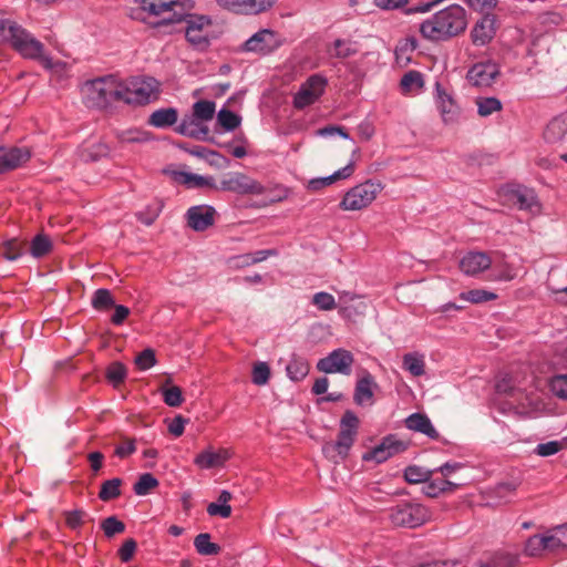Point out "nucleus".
Returning a JSON list of instances; mask_svg holds the SVG:
<instances>
[{"mask_svg":"<svg viewBox=\"0 0 567 567\" xmlns=\"http://www.w3.org/2000/svg\"><path fill=\"white\" fill-rule=\"evenodd\" d=\"M516 197L520 209H532V207L536 204L534 193L528 189L518 190Z\"/></svg>","mask_w":567,"mask_h":567,"instance_id":"69168bd1","label":"nucleus"},{"mask_svg":"<svg viewBox=\"0 0 567 567\" xmlns=\"http://www.w3.org/2000/svg\"><path fill=\"white\" fill-rule=\"evenodd\" d=\"M567 133V114L554 117L544 131V138L548 143L560 142Z\"/></svg>","mask_w":567,"mask_h":567,"instance_id":"393cba45","label":"nucleus"},{"mask_svg":"<svg viewBox=\"0 0 567 567\" xmlns=\"http://www.w3.org/2000/svg\"><path fill=\"white\" fill-rule=\"evenodd\" d=\"M87 514L82 509H74L65 513V524L71 529H76L83 525Z\"/></svg>","mask_w":567,"mask_h":567,"instance_id":"052dcab7","label":"nucleus"},{"mask_svg":"<svg viewBox=\"0 0 567 567\" xmlns=\"http://www.w3.org/2000/svg\"><path fill=\"white\" fill-rule=\"evenodd\" d=\"M456 486V484L445 478H437L430 482L425 486L424 492L430 497H436L441 492L453 491Z\"/></svg>","mask_w":567,"mask_h":567,"instance_id":"de8ad7c7","label":"nucleus"},{"mask_svg":"<svg viewBox=\"0 0 567 567\" xmlns=\"http://www.w3.org/2000/svg\"><path fill=\"white\" fill-rule=\"evenodd\" d=\"M52 248L53 243L51 238L43 233L35 235L30 243V254L34 258H42L49 255L52 251Z\"/></svg>","mask_w":567,"mask_h":567,"instance_id":"7c9ffc66","label":"nucleus"},{"mask_svg":"<svg viewBox=\"0 0 567 567\" xmlns=\"http://www.w3.org/2000/svg\"><path fill=\"white\" fill-rule=\"evenodd\" d=\"M137 544L133 538L126 539L121 548L118 549V557L123 563H128L132 560L134 553L136 550Z\"/></svg>","mask_w":567,"mask_h":567,"instance_id":"e2e57ef3","label":"nucleus"},{"mask_svg":"<svg viewBox=\"0 0 567 567\" xmlns=\"http://www.w3.org/2000/svg\"><path fill=\"white\" fill-rule=\"evenodd\" d=\"M121 101L127 104L144 105L159 94V82L151 76H136L120 81Z\"/></svg>","mask_w":567,"mask_h":567,"instance_id":"39448f33","label":"nucleus"},{"mask_svg":"<svg viewBox=\"0 0 567 567\" xmlns=\"http://www.w3.org/2000/svg\"><path fill=\"white\" fill-rule=\"evenodd\" d=\"M161 391L163 394V400L168 406L177 408L184 402L182 389L177 385H172L168 388L163 386Z\"/></svg>","mask_w":567,"mask_h":567,"instance_id":"a18cd8bd","label":"nucleus"},{"mask_svg":"<svg viewBox=\"0 0 567 567\" xmlns=\"http://www.w3.org/2000/svg\"><path fill=\"white\" fill-rule=\"evenodd\" d=\"M524 551L529 557H539L545 551H549L546 534H537L530 536L526 540Z\"/></svg>","mask_w":567,"mask_h":567,"instance_id":"473e14b6","label":"nucleus"},{"mask_svg":"<svg viewBox=\"0 0 567 567\" xmlns=\"http://www.w3.org/2000/svg\"><path fill=\"white\" fill-rule=\"evenodd\" d=\"M11 47L25 59L38 60L47 70L54 68L53 60L44 54V45L14 20L0 11V44Z\"/></svg>","mask_w":567,"mask_h":567,"instance_id":"f257e3e1","label":"nucleus"},{"mask_svg":"<svg viewBox=\"0 0 567 567\" xmlns=\"http://www.w3.org/2000/svg\"><path fill=\"white\" fill-rule=\"evenodd\" d=\"M378 388L373 375L367 371H362V375L358 379L354 388L353 400L358 405H364L367 403L372 404L373 391Z\"/></svg>","mask_w":567,"mask_h":567,"instance_id":"412c9836","label":"nucleus"},{"mask_svg":"<svg viewBox=\"0 0 567 567\" xmlns=\"http://www.w3.org/2000/svg\"><path fill=\"white\" fill-rule=\"evenodd\" d=\"M136 451L135 440L125 439L120 445L116 446L114 453L120 458H125Z\"/></svg>","mask_w":567,"mask_h":567,"instance_id":"338daca9","label":"nucleus"},{"mask_svg":"<svg viewBox=\"0 0 567 567\" xmlns=\"http://www.w3.org/2000/svg\"><path fill=\"white\" fill-rule=\"evenodd\" d=\"M183 183L188 185L189 187H210L217 188L215 185V179L212 176H202L193 173H182Z\"/></svg>","mask_w":567,"mask_h":567,"instance_id":"c03bdc74","label":"nucleus"},{"mask_svg":"<svg viewBox=\"0 0 567 567\" xmlns=\"http://www.w3.org/2000/svg\"><path fill=\"white\" fill-rule=\"evenodd\" d=\"M30 158V153L19 147H0V173L14 169Z\"/></svg>","mask_w":567,"mask_h":567,"instance_id":"5701e85b","label":"nucleus"},{"mask_svg":"<svg viewBox=\"0 0 567 567\" xmlns=\"http://www.w3.org/2000/svg\"><path fill=\"white\" fill-rule=\"evenodd\" d=\"M537 19L544 27H557L564 22L563 14L556 11H546L539 13Z\"/></svg>","mask_w":567,"mask_h":567,"instance_id":"bf43d9fd","label":"nucleus"},{"mask_svg":"<svg viewBox=\"0 0 567 567\" xmlns=\"http://www.w3.org/2000/svg\"><path fill=\"white\" fill-rule=\"evenodd\" d=\"M329 52L331 56L347 59L358 53V45L357 42L351 40L337 39Z\"/></svg>","mask_w":567,"mask_h":567,"instance_id":"f704fd0d","label":"nucleus"},{"mask_svg":"<svg viewBox=\"0 0 567 567\" xmlns=\"http://www.w3.org/2000/svg\"><path fill=\"white\" fill-rule=\"evenodd\" d=\"M403 369L413 377H421L425 373L424 355L419 352H410L403 355Z\"/></svg>","mask_w":567,"mask_h":567,"instance_id":"c85d7f7f","label":"nucleus"},{"mask_svg":"<svg viewBox=\"0 0 567 567\" xmlns=\"http://www.w3.org/2000/svg\"><path fill=\"white\" fill-rule=\"evenodd\" d=\"M178 120V112L175 107H163L154 111L147 123L157 128H166L176 124Z\"/></svg>","mask_w":567,"mask_h":567,"instance_id":"a878e982","label":"nucleus"},{"mask_svg":"<svg viewBox=\"0 0 567 567\" xmlns=\"http://www.w3.org/2000/svg\"><path fill=\"white\" fill-rule=\"evenodd\" d=\"M492 267V258L485 251H468L460 260L461 271L471 277H477Z\"/></svg>","mask_w":567,"mask_h":567,"instance_id":"dca6fc26","label":"nucleus"},{"mask_svg":"<svg viewBox=\"0 0 567 567\" xmlns=\"http://www.w3.org/2000/svg\"><path fill=\"white\" fill-rule=\"evenodd\" d=\"M353 362L354 355L349 350L338 348L320 359L317 363V369L328 374L340 373L350 375Z\"/></svg>","mask_w":567,"mask_h":567,"instance_id":"9b49d317","label":"nucleus"},{"mask_svg":"<svg viewBox=\"0 0 567 567\" xmlns=\"http://www.w3.org/2000/svg\"><path fill=\"white\" fill-rule=\"evenodd\" d=\"M311 302L315 307L322 311H331L337 308L334 297L331 293L324 291L315 293Z\"/></svg>","mask_w":567,"mask_h":567,"instance_id":"603ef678","label":"nucleus"},{"mask_svg":"<svg viewBox=\"0 0 567 567\" xmlns=\"http://www.w3.org/2000/svg\"><path fill=\"white\" fill-rule=\"evenodd\" d=\"M515 389H516V381L513 378V375H511L507 372L499 373L497 375L496 383H495V390L497 393L508 395V394H512Z\"/></svg>","mask_w":567,"mask_h":567,"instance_id":"864d4df0","label":"nucleus"},{"mask_svg":"<svg viewBox=\"0 0 567 567\" xmlns=\"http://www.w3.org/2000/svg\"><path fill=\"white\" fill-rule=\"evenodd\" d=\"M563 449V444L558 441H549L540 443L536 446L535 453L539 456H550L558 453Z\"/></svg>","mask_w":567,"mask_h":567,"instance_id":"680f3d73","label":"nucleus"},{"mask_svg":"<svg viewBox=\"0 0 567 567\" xmlns=\"http://www.w3.org/2000/svg\"><path fill=\"white\" fill-rule=\"evenodd\" d=\"M282 44L280 34L270 29H262L252 34L243 45L246 52L266 55L277 50Z\"/></svg>","mask_w":567,"mask_h":567,"instance_id":"ddd939ff","label":"nucleus"},{"mask_svg":"<svg viewBox=\"0 0 567 567\" xmlns=\"http://www.w3.org/2000/svg\"><path fill=\"white\" fill-rule=\"evenodd\" d=\"M550 391L560 399H567V374H558L551 378Z\"/></svg>","mask_w":567,"mask_h":567,"instance_id":"13d9d810","label":"nucleus"},{"mask_svg":"<svg viewBox=\"0 0 567 567\" xmlns=\"http://www.w3.org/2000/svg\"><path fill=\"white\" fill-rule=\"evenodd\" d=\"M277 0H246L245 14H258L271 8Z\"/></svg>","mask_w":567,"mask_h":567,"instance_id":"4d7b16f0","label":"nucleus"},{"mask_svg":"<svg viewBox=\"0 0 567 567\" xmlns=\"http://www.w3.org/2000/svg\"><path fill=\"white\" fill-rule=\"evenodd\" d=\"M82 93L89 107L104 109L113 101H121L120 80L114 75H106L87 81Z\"/></svg>","mask_w":567,"mask_h":567,"instance_id":"7ed1b4c3","label":"nucleus"},{"mask_svg":"<svg viewBox=\"0 0 567 567\" xmlns=\"http://www.w3.org/2000/svg\"><path fill=\"white\" fill-rule=\"evenodd\" d=\"M433 471L425 470L420 466L411 465L404 471V478L408 483L417 484L427 482L431 478Z\"/></svg>","mask_w":567,"mask_h":567,"instance_id":"37998d69","label":"nucleus"},{"mask_svg":"<svg viewBox=\"0 0 567 567\" xmlns=\"http://www.w3.org/2000/svg\"><path fill=\"white\" fill-rule=\"evenodd\" d=\"M359 424L360 421L357 414L347 410L340 420V430L336 442L327 443L323 446V452L331 458L346 460L355 442Z\"/></svg>","mask_w":567,"mask_h":567,"instance_id":"20e7f679","label":"nucleus"},{"mask_svg":"<svg viewBox=\"0 0 567 567\" xmlns=\"http://www.w3.org/2000/svg\"><path fill=\"white\" fill-rule=\"evenodd\" d=\"M121 478H112L102 483L99 492V498L103 502H109L117 498L121 495Z\"/></svg>","mask_w":567,"mask_h":567,"instance_id":"e433bc0d","label":"nucleus"},{"mask_svg":"<svg viewBox=\"0 0 567 567\" xmlns=\"http://www.w3.org/2000/svg\"><path fill=\"white\" fill-rule=\"evenodd\" d=\"M181 22H185V37L187 41L198 50H205L209 45L207 29L212 20L206 16L188 14L184 11Z\"/></svg>","mask_w":567,"mask_h":567,"instance_id":"1a4fd4ad","label":"nucleus"},{"mask_svg":"<svg viewBox=\"0 0 567 567\" xmlns=\"http://www.w3.org/2000/svg\"><path fill=\"white\" fill-rule=\"evenodd\" d=\"M354 161H350L344 167L338 169L332 175L319 179H313L310 182L312 188H318L320 186L331 185L333 182L339 179L349 178L354 173Z\"/></svg>","mask_w":567,"mask_h":567,"instance_id":"2f4dec72","label":"nucleus"},{"mask_svg":"<svg viewBox=\"0 0 567 567\" xmlns=\"http://www.w3.org/2000/svg\"><path fill=\"white\" fill-rule=\"evenodd\" d=\"M516 558L511 554L495 555L484 567H514Z\"/></svg>","mask_w":567,"mask_h":567,"instance_id":"0e129e2a","label":"nucleus"},{"mask_svg":"<svg viewBox=\"0 0 567 567\" xmlns=\"http://www.w3.org/2000/svg\"><path fill=\"white\" fill-rule=\"evenodd\" d=\"M142 12L157 18L155 25L179 23L184 17V4L181 0H135Z\"/></svg>","mask_w":567,"mask_h":567,"instance_id":"423d86ee","label":"nucleus"},{"mask_svg":"<svg viewBox=\"0 0 567 567\" xmlns=\"http://www.w3.org/2000/svg\"><path fill=\"white\" fill-rule=\"evenodd\" d=\"M230 458V453L227 449L213 450L208 447L196 455L194 464L200 470H210L215 467H223Z\"/></svg>","mask_w":567,"mask_h":567,"instance_id":"aec40b11","label":"nucleus"},{"mask_svg":"<svg viewBox=\"0 0 567 567\" xmlns=\"http://www.w3.org/2000/svg\"><path fill=\"white\" fill-rule=\"evenodd\" d=\"M92 306L96 310L109 309L114 306V299L107 289H97L92 298Z\"/></svg>","mask_w":567,"mask_h":567,"instance_id":"8fccbe9b","label":"nucleus"},{"mask_svg":"<svg viewBox=\"0 0 567 567\" xmlns=\"http://www.w3.org/2000/svg\"><path fill=\"white\" fill-rule=\"evenodd\" d=\"M388 516L396 527L416 528L431 518V513L422 504L404 502L391 507Z\"/></svg>","mask_w":567,"mask_h":567,"instance_id":"0eeeda50","label":"nucleus"},{"mask_svg":"<svg viewBox=\"0 0 567 567\" xmlns=\"http://www.w3.org/2000/svg\"><path fill=\"white\" fill-rule=\"evenodd\" d=\"M126 368L123 363L113 362L109 365L106 370V378L114 386H118L121 383L124 382L126 378Z\"/></svg>","mask_w":567,"mask_h":567,"instance_id":"09e8293b","label":"nucleus"},{"mask_svg":"<svg viewBox=\"0 0 567 567\" xmlns=\"http://www.w3.org/2000/svg\"><path fill=\"white\" fill-rule=\"evenodd\" d=\"M477 113L483 116H489L495 112H499L502 110V102L494 96L489 97H477L476 99Z\"/></svg>","mask_w":567,"mask_h":567,"instance_id":"4c0bfd02","label":"nucleus"},{"mask_svg":"<svg viewBox=\"0 0 567 567\" xmlns=\"http://www.w3.org/2000/svg\"><path fill=\"white\" fill-rule=\"evenodd\" d=\"M400 85L405 93H416L424 85L423 76L419 71H409L402 76Z\"/></svg>","mask_w":567,"mask_h":567,"instance_id":"c9c22d12","label":"nucleus"},{"mask_svg":"<svg viewBox=\"0 0 567 567\" xmlns=\"http://www.w3.org/2000/svg\"><path fill=\"white\" fill-rule=\"evenodd\" d=\"M484 16L478 19L472 30L471 40L476 47H484L488 44L495 37L497 30V18L489 12H483Z\"/></svg>","mask_w":567,"mask_h":567,"instance_id":"4468645a","label":"nucleus"},{"mask_svg":"<svg viewBox=\"0 0 567 567\" xmlns=\"http://www.w3.org/2000/svg\"><path fill=\"white\" fill-rule=\"evenodd\" d=\"M405 426L414 432H420L432 440H437L440 434L433 426L427 415L413 413L405 419Z\"/></svg>","mask_w":567,"mask_h":567,"instance_id":"b1692460","label":"nucleus"},{"mask_svg":"<svg viewBox=\"0 0 567 567\" xmlns=\"http://www.w3.org/2000/svg\"><path fill=\"white\" fill-rule=\"evenodd\" d=\"M435 101L441 116L445 123H453L460 116V106L454 100L451 92H449L441 83L435 84Z\"/></svg>","mask_w":567,"mask_h":567,"instance_id":"f3484780","label":"nucleus"},{"mask_svg":"<svg viewBox=\"0 0 567 567\" xmlns=\"http://www.w3.org/2000/svg\"><path fill=\"white\" fill-rule=\"evenodd\" d=\"M467 25L466 11L452 4L436 12L420 24V33L426 40L440 42L464 32Z\"/></svg>","mask_w":567,"mask_h":567,"instance_id":"f03ea898","label":"nucleus"},{"mask_svg":"<svg viewBox=\"0 0 567 567\" xmlns=\"http://www.w3.org/2000/svg\"><path fill=\"white\" fill-rule=\"evenodd\" d=\"M496 298V293L487 291L485 289H472L460 293V299L475 305L492 301L495 300Z\"/></svg>","mask_w":567,"mask_h":567,"instance_id":"ea45409f","label":"nucleus"},{"mask_svg":"<svg viewBox=\"0 0 567 567\" xmlns=\"http://www.w3.org/2000/svg\"><path fill=\"white\" fill-rule=\"evenodd\" d=\"M216 112V104L213 101L200 100L193 104V114L204 123L210 121Z\"/></svg>","mask_w":567,"mask_h":567,"instance_id":"58836bf2","label":"nucleus"},{"mask_svg":"<svg viewBox=\"0 0 567 567\" xmlns=\"http://www.w3.org/2000/svg\"><path fill=\"white\" fill-rule=\"evenodd\" d=\"M101 528L107 538L121 534L125 530V524L121 522L116 516H110L102 520Z\"/></svg>","mask_w":567,"mask_h":567,"instance_id":"3c124183","label":"nucleus"},{"mask_svg":"<svg viewBox=\"0 0 567 567\" xmlns=\"http://www.w3.org/2000/svg\"><path fill=\"white\" fill-rule=\"evenodd\" d=\"M212 536L208 533L198 534L194 539V546L198 554L204 556H214L220 553V546L213 543Z\"/></svg>","mask_w":567,"mask_h":567,"instance_id":"72a5a7b5","label":"nucleus"},{"mask_svg":"<svg viewBox=\"0 0 567 567\" xmlns=\"http://www.w3.org/2000/svg\"><path fill=\"white\" fill-rule=\"evenodd\" d=\"M210 166H214L216 168H226L229 166L230 161L221 155L220 153L216 151H209L206 159H205Z\"/></svg>","mask_w":567,"mask_h":567,"instance_id":"774afa93","label":"nucleus"},{"mask_svg":"<svg viewBox=\"0 0 567 567\" xmlns=\"http://www.w3.org/2000/svg\"><path fill=\"white\" fill-rule=\"evenodd\" d=\"M107 147L104 144L97 143L90 147H83L80 151V158L83 162H95L102 156L107 154Z\"/></svg>","mask_w":567,"mask_h":567,"instance_id":"49530a36","label":"nucleus"},{"mask_svg":"<svg viewBox=\"0 0 567 567\" xmlns=\"http://www.w3.org/2000/svg\"><path fill=\"white\" fill-rule=\"evenodd\" d=\"M158 480L151 473L142 474L137 482L133 486V491L136 495L144 496L147 495L151 489L158 486Z\"/></svg>","mask_w":567,"mask_h":567,"instance_id":"a19ab883","label":"nucleus"},{"mask_svg":"<svg viewBox=\"0 0 567 567\" xmlns=\"http://www.w3.org/2000/svg\"><path fill=\"white\" fill-rule=\"evenodd\" d=\"M134 362L142 371L151 369L156 364L155 351L151 348L143 350L136 355Z\"/></svg>","mask_w":567,"mask_h":567,"instance_id":"6e6d98bb","label":"nucleus"},{"mask_svg":"<svg viewBox=\"0 0 567 567\" xmlns=\"http://www.w3.org/2000/svg\"><path fill=\"white\" fill-rule=\"evenodd\" d=\"M309 369V363L305 358L292 355L289 363L287 364L286 371L290 380L298 382L308 375Z\"/></svg>","mask_w":567,"mask_h":567,"instance_id":"bb28decb","label":"nucleus"},{"mask_svg":"<svg viewBox=\"0 0 567 567\" xmlns=\"http://www.w3.org/2000/svg\"><path fill=\"white\" fill-rule=\"evenodd\" d=\"M406 449L408 444L405 442L398 440L394 435H389L384 437L379 445L365 453L363 460H373L377 463H383L393 455L404 452Z\"/></svg>","mask_w":567,"mask_h":567,"instance_id":"2eb2a0df","label":"nucleus"},{"mask_svg":"<svg viewBox=\"0 0 567 567\" xmlns=\"http://www.w3.org/2000/svg\"><path fill=\"white\" fill-rule=\"evenodd\" d=\"M328 80L321 74L310 75L293 95V106L303 110L315 104L324 93Z\"/></svg>","mask_w":567,"mask_h":567,"instance_id":"9d476101","label":"nucleus"},{"mask_svg":"<svg viewBox=\"0 0 567 567\" xmlns=\"http://www.w3.org/2000/svg\"><path fill=\"white\" fill-rule=\"evenodd\" d=\"M217 122L225 131H234L240 125L241 117L230 110L221 109L217 114Z\"/></svg>","mask_w":567,"mask_h":567,"instance_id":"79ce46f5","label":"nucleus"},{"mask_svg":"<svg viewBox=\"0 0 567 567\" xmlns=\"http://www.w3.org/2000/svg\"><path fill=\"white\" fill-rule=\"evenodd\" d=\"M491 272L487 279L491 281H512L516 278L517 274L513 265L504 261L492 264Z\"/></svg>","mask_w":567,"mask_h":567,"instance_id":"c756f323","label":"nucleus"},{"mask_svg":"<svg viewBox=\"0 0 567 567\" xmlns=\"http://www.w3.org/2000/svg\"><path fill=\"white\" fill-rule=\"evenodd\" d=\"M175 131L181 135L199 141L206 140L209 133L207 125L202 120L195 117L193 113L185 115Z\"/></svg>","mask_w":567,"mask_h":567,"instance_id":"4be33fe9","label":"nucleus"},{"mask_svg":"<svg viewBox=\"0 0 567 567\" xmlns=\"http://www.w3.org/2000/svg\"><path fill=\"white\" fill-rule=\"evenodd\" d=\"M383 189L380 182L365 181L354 187L350 188L342 200L340 207L343 210H360L368 207Z\"/></svg>","mask_w":567,"mask_h":567,"instance_id":"6e6552de","label":"nucleus"},{"mask_svg":"<svg viewBox=\"0 0 567 567\" xmlns=\"http://www.w3.org/2000/svg\"><path fill=\"white\" fill-rule=\"evenodd\" d=\"M545 534L550 553L567 548V525L557 526Z\"/></svg>","mask_w":567,"mask_h":567,"instance_id":"cd10ccee","label":"nucleus"},{"mask_svg":"<svg viewBox=\"0 0 567 567\" xmlns=\"http://www.w3.org/2000/svg\"><path fill=\"white\" fill-rule=\"evenodd\" d=\"M270 379V368L266 362H257L252 367L251 381L256 385H265Z\"/></svg>","mask_w":567,"mask_h":567,"instance_id":"5fc2aeb1","label":"nucleus"},{"mask_svg":"<svg viewBox=\"0 0 567 567\" xmlns=\"http://www.w3.org/2000/svg\"><path fill=\"white\" fill-rule=\"evenodd\" d=\"M216 210L209 205H198L188 208L187 225L195 231H204L214 225Z\"/></svg>","mask_w":567,"mask_h":567,"instance_id":"6ab92c4d","label":"nucleus"},{"mask_svg":"<svg viewBox=\"0 0 567 567\" xmlns=\"http://www.w3.org/2000/svg\"><path fill=\"white\" fill-rule=\"evenodd\" d=\"M499 74V68L494 62L474 64L466 74L468 82L475 86H489Z\"/></svg>","mask_w":567,"mask_h":567,"instance_id":"a211bd4d","label":"nucleus"},{"mask_svg":"<svg viewBox=\"0 0 567 567\" xmlns=\"http://www.w3.org/2000/svg\"><path fill=\"white\" fill-rule=\"evenodd\" d=\"M225 192H233L239 195H262L266 188L258 181L239 172L230 173L221 179L218 187Z\"/></svg>","mask_w":567,"mask_h":567,"instance_id":"f8f14e48","label":"nucleus"}]
</instances>
